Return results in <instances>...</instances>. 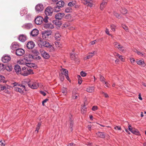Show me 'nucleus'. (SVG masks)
I'll list each match as a JSON object with an SVG mask.
<instances>
[{
    "label": "nucleus",
    "mask_w": 146,
    "mask_h": 146,
    "mask_svg": "<svg viewBox=\"0 0 146 146\" xmlns=\"http://www.w3.org/2000/svg\"><path fill=\"white\" fill-rule=\"evenodd\" d=\"M33 73V70L30 68L27 67H24L22 68L21 74L25 76Z\"/></svg>",
    "instance_id": "1"
},
{
    "label": "nucleus",
    "mask_w": 146,
    "mask_h": 146,
    "mask_svg": "<svg viewBox=\"0 0 146 146\" xmlns=\"http://www.w3.org/2000/svg\"><path fill=\"white\" fill-rule=\"evenodd\" d=\"M14 90L15 91L19 92L22 94H24L26 91L25 86L22 84H19V86L15 87L14 88Z\"/></svg>",
    "instance_id": "2"
},
{
    "label": "nucleus",
    "mask_w": 146,
    "mask_h": 146,
    "mask_svg": "<svg viewBox=\"0 0 146 146\" xmlns=\"http://www.w3.org/2000/svg\"><path fill=\"white\" fill-rule=\"evenodd\" d=\"M28 60L26 58H24L20 62V63L22 64H25L27 67L31 68L34 67L35 66V64H34L31 63L30 62H28Z\"/></svg>",
    "instance_id": "3"
},
{
    "label": "nucleus",
    "mask_w": 146,
    "mask_h": 146,
    "mask_svg": "<svg viewBox=\"0 0 146 146\" xmlns=\"http://www.w3.org/2000/svg\"><path fill=\"white\" fill-rule=\"evenodd\" d=\"M39 46L40 47H45L48 48H51L52 47V45H51L49 42L46 41H41L39 43Z\"/></svg>",
    "instance_id": "4"
},
{
    "label": "nucleus",
    "mask_w": 146,
    "mask_h": 146,
    "mask_svg": "<svg viewBox=\"0 0 146 146\" xmlns=\"http://www.w3.org/2000/svg\"><path fill=\"white\" fill-rule=\"evenodd\" d=\"M28 85L29 87L33 89H36L39 87V84L38 83L31 81L28 82Z\"/></svg>",
    "instance_id": "5"
},
{
    "label": "nucleus",
    "mask_w": 146,
    "mask_h": 146,
    "mask_svg": "<svg viewBox=\"0 0 146 146\" xmlns=\"http://www.w3.org/2000/svg\"><path fill=\"white\" fill-rule=\"evenodd\" d=\"M52 33V31L50 30L43 32L42 33V37L43 38L47 39L48 36L51 35Z\"/></svg>",
    "instance_id": "6"
},
{
    "label": "nucleus",
    "mask_w": 146,
    "mask_h": 146,
    "mask_svg": "<svg viewBox=\"0 0 146 146\" xmlns=\"http://www.w3.org/2000/svg\"><path fill=\"white\" fill-rule=\"evenodd\" d=\"M53 12V8L50 7H47L45 11V13L46 16H51Z\"/></svg>",
    "instance_id": "7"
},
{
    "label": "nucleus",
    "mask_w": 146,
    "mask_h": 146,
    "mask_svg": "<svg viewBox=\"0 0 146 146\" xmlns=\"http://www.w3.org/2000/svg\"><path fill=\"white\" fill-rule=\"evenodd\" d=\"M43 22V18L40 16L37 17L35 19V22L37 25H41Z\"/></svg>",
    "instance_id": "8"
},
{
    "label": "nucleus",
    "mask_w": 146,
    "mask_h": 146,
    "mask_svg": "<svg viewBox=\"0 0 146 146\" xmlns=\"http://www.w3.org/2000/svg\"><path fill=\"white\" fill-rule=\"evenodd\" d=\"M35 10L38 13L42 11L43 9V5L41 4H38L35 7Z\"/></svg>",
    "instance_id": "9"
},
{
    "label": "nucleus",
    "mask_w": 146,
    "mask_h": 146,
    "mask_svg": "<svg viewBox=\"0 0 146 146\" xmlns=\"http://www.w3.org/2000/svg\"><path fill=\"white\" fill-rule=\"evenodd\" d=\"M40 52L42 56L45 59H47L49 58V55L46 51L43 50L42 49H40Z\"/></svg>",
    "instance_id": "10"
},
{
    "label": "nucleus",
    "mask_w": 146,
    "mask_h": 146,
    "mask_svg": "<svg viewBox=\"0 0 146 146\" xmlns=\"http://www.w3.org/2000/svg\"><path fill=\"white\" fill-rule=\"evenodd\" d=\"M15 53L17 55L21 56L23 55L25 53V51L23 49L18 48L16 49Z\"/></svg>",
    "instance_id": "11"
},
{
    "label": "nucleus",
    "mask_w": 146,
    "mask_h": 146,
    "mask_svg": "<svg viewBox=\"0 0 146 146\" xmlns=\"http://www.w3.org/2000/svg\"><path fill=\"white\" fill-rule=\"evenodd\" d=\"M97 53L96 51H94L88 53L87 56L84 58V60H87L90 59L93 57L94 55H95Z\"/></svg>",
    "instance_id": "12"
},
{
    "label": "nucleus",
    "mask_w": 146,
    "mask_h": 146,
    "mask_svg": "<svg viewBox=\"0 0 146 146\" xmlns=\"http://www.w3.org/2000/svg\"><path fill=\"white\" fill-rule=\"evenodd\" d=\"M14 69L15 72L17 74H21V72L22 70L20 66L18 65H16L15 66Z\"/></svg>",
    "instance_id": "13"
},
{
    "label": "nucleus",
    "mask_w": 146,
    "mask_h": 146,
    "mask_svg": "<svg viewBox=\"0 0 146 146\" xmlns=\"http://www.w3.org/2000/svg\"><path fill=\"white\" fill-rule=\"evenodd\" d=\"M11 59L9 56L5 55L2 58V60L4 63H7L9 62Z\"/></svg>",
    "instance_id": "14"
},
{
    "label": "nucleus",
    "mask_w": 146,
    "mask_h": 146,
    "mask_svg": "<svg viewBox=\"0 0 146 146\" xmlns=\"http://www.w3.org/2000/svg\"><path fill=\"white\" fill-rule=\"evenodd\" d=\"M22 27L25 29H29L32 28L33 27V25L31 23H27L23 25Z\"/></svg>",
    "instance_id": "15"
},
{
    "label": "nucleus",
    "mask_w": 146,
    "mask_h": 146,
    "mask_svg": "<svg viewBox=\"0 0 146 146\" xmlns=\"http://www.w3.org/2000/svg\"><path fill=\"white\" fill-rule=\"evenodd\" d=\"M35 46V44L32 41L29 42L27 44V47L29 49H33L34 47Z\"/></svg>",
    "instance_id": "16"
},
{
    "label": "nucleus",
    "mask_w": 146,
    "mask_h": 146,
    "mask_svg": "<svg viewBox=\"0 0 146 146\" xmlns=\"http://www.w3.org/2000/svg\"><path fill=\"white\" fill-rule=\"evenodd\" d=\"M38 34V31L36 29H33L30 33L31 35L33 36H35Z\"/></svg>",
    "instance_id": "17"
},
{
    "label": "nucleus",
    "mask_w": 146,
    "mask_h": 146,
    "mask_svg": "<svg viewBox=\"0 0 146 146\" xmlns=\"http://www.w3.org/2000/svg\"><path fill=\"white\" fill-rule=\"evenodd\" d=\"M64 14L63 13H58L55 16V18L56 19L60 20L64 16Z\"/></svg>",
    "instance_id": "18"
},
{
    "label": "nucleus",
    "mask_w": 146,
    "mask_h": 146,
    "mask_svg": "<svg viewBox=\"0 0 146 146\" xmlns=\"http://www.w3.org/2000/svg\"><path fill=\"white\" fill-rule=\"evenodd\" d=\"M19 40L21 42H24L27 40L26 36L24 35H20L19 36Z\"/></svg>",
    "instance_id": "19"
},
{
    "label": "nucleus",
    "mask_w": 146,
    "mask_h": 146,
    "mask_svg": "<svg viewBox=\"0 0 146 146\" xmlns=\"http://www.w3.org/2000/svg\"><path fill=\"white\" fill-rule=\"evenodd\" d=\"M44 27L45 29H52L54 28V25L50 23H48L44 25Z\"/></svg>",
    "instance_id": "20"
},
{
    "label": "nucleus",
    "mask_w": 146,
    "mask_h": 146,
    "mask_svg": "<svg viewBox=\"0 0 146 146\" xmlns=\"http://www.w3.org/2000/svg\"><path fill=\"white\" fill-rule=\"evenodd\" d=\"M92 0H84V4L85 5H87L90 7H92L93 4L91 2Z\"/></svg>",
    "instance_id": "21"
},
{
    "label": "nucleus",
    "mask_w": 146,
    "mask_h": 146,
    "mask_svg": "<svg viewBox=\"0 0 146 146\" xmlns=\"http://www.w3.org/2000/svg\"><path fill=\"white\" fill-rule=\"evenodd\" d=\"M95 88L94 86H89L86 89V91L89 93L94 92V91Z\"/></svg>",
    "instance_id": "22"
},
{
    "label": "nucleus",
    "mask_w": 146,
    "mask_h": 146,
    "mask_svg": "<svg viewBox=\"0 0 146 146\" xmlns=\"http://www.w3.org/2000/svg\"><path fill=\"white\" fill-rule=\"evenodd\" d=\"M137 64L139 65H141L142 66L144 67L145 66L144 62L142 60H137L136 61Z\"/></svg>",
    "instance_id": "23"
},
{
    "label": "nucleus",
    "mask_w": 146,
    "mask_h": 146,
    "mask_svg": "<svg viewBox=\"0 0 146 146\" xmlns=\"http://www.w3.org/2000/svg\"><path fill=\"white\" fill-rule=\"evenodd\" d=\"M18 43L16 42H15L12 44L10 47L13 50L18 48Z\"/></svg>",
    "instance_id": "24"
},
{
    "label": "nucleus",
    "mask_w": 146,
    "mask_h": 146,
    "mask_svg": "<svg viewBox=\"0 0 146 146\" xmlns=\"http://www.w3.org/2000/svg\"><path fill=\"white\" fill-rule=\"evenodd\" d=\"M56 4L59 7H62L64 5V2L63 1H60L56 3Z\"/></svg>",
    "instance_id": "25"
},
{
    "label": "nucleus",
    "mask_w": 146,
    "mask_h": 146,
    "mask_svg": "<svg viewBox=\"0 0 146 146\" xmlns=\"http://www.w3.org/2000/svg\"><path fill=\"white\" fill-rule=\"evenodd\" d=\"M97 136L99 137L104 138L105 137V135L103 132H98L96 133Z\"/></svg>",
    "instance_id": "26"
},
{
    "label": "nucleus",
    "mask_w": 146,
    "mask_h": 146,
    "mask_svg": "<svg viewBox=\"0 0 146 146\" xmlns=\"http://www.w3.org/2000/svg\"><path fill=\"white\" fill-rule=\"evenodd\" d=\"M53 23L56 25H60L62 23L61 21L59 20H56L53 21Z\"/></svg>",
    "instance_id": "27"
},
{
    "label": "nucleus",
    "mask_w": 146,
    "mask_h": 146,
    "mask_svg": "<svg viewBox=\"0 0 146 146\" xmlns=\"http://www.w3.org/2000/svg\"><path fill=\"white\" fill-rule=\"evenodd\" d=\"M79 96L78 94L74 92H73L72 95V98L73 99H76L78 98Z\"/></svg>",
    "instance_id": "28"
},
{
    "label": "nucleus",
    "mask_w": 146,
    "mask_h": 146,
    "mask_svg": "<svg viewBox=\"0 0 146 146\" xmlns=\"http://www.w3.org/2000/svg\"><path fill=\"white\" fill-rule=\"evenodd\" d=\"M4 68L5 70H6L9 72L12 71V67L11 65L6 66L5 65Z\"/></svg>",
    "instance_id": "29"
},
{
    "label": "nucleus",
    "mask_w": 146,
    "mask_h": 146,
    "mask_svg": "<svg viewBox=\"0 0 146 146\" xmlns=\"http://www.w3.org/2000/svg\"><path fill=\"white\" fill-rule=\"evenodd\" d=\"M70 127L71 129V131H72L73 128V122L72 120V119L71 117H70Z\"/></svg>",
    "instance_id": "30"
},
{
    "label": "nucleus",
    "mask_w": 146,
    "mask_h": 146,
    "mask_svg": "<svg viewBox=\"0 0 146 146\" xmlns=\"http://www.w3.org/2000/svg\"><path fill=\"white\" fill-rule=\"evenodd\" d=\"M81 110L82 113L83 114H84L87 111V110L85 105H84L82 106Z\"/></svg>",
    "instance_id": "31"
},
{
    "label": "nucleus",
    "mask_w": 146,
    "mask_h": 146,
    "mask_svg": "<svg viewBox=\"0 0 146 146\" xmlns=\"http://www.w3.org/2000/svg\"><path fill=\"white\" fill-rule=\"evenodd\" d=\"M60 71L62 72L60 74H61L62 75L64 74L65 75L66 74L68 73V71L66 69L64 68H62Z\"/></svg>",
    "instance_id": "32"
},
{
    "label": "nucleus",
    "mask_w": 146,
    "mask_h": 146,
    "mask_svg": "<svg viewBox=\"0 0 146 146\" xmlns=\"http://www.w3.org/2000/svg\"><path fill=\"white\" fill-rule=\"evenodd\" d=\"M115 56L118 57L123 62L124 61V58L122 55H120L118 53H116Z\"/></svg>",
    "instance_id": "33"
},
{
    "label": "nucleus",
    "mask_w": 146,
    "mask_h": 146,
    "mask_svg": "<svg viewBox=\"0 0 146 146\" xmlns=\"http://www.w3.org/2000/svg\"><path fill=\"white\" fill-rule=\"evenodd\" d=\"M107 3L104 1H103L100 5V8L101 10H103L104 7V5H106Z\"/></svg>",
    "instance_id": "34"
},
{
    "label": "nucleus",
    "mask_w": 146,
    "mask_h": 146,
    "mask_svg": "<svg viewBox=\"0 0 146 146\" xmlns=\"http://www.w3.org/2000/svg\"><path fill=\"white\" fill-rule=\"evenodd\" d=\"M76 4V2L75 1H72L68 3V5L70 7L74 6Z\"/></svg>",
    "instance_id": "35"
},
{
    "label": "nucleus",
    "mask_w": 146,
    "mask_h": 146,
    "mask_svg": "<svg viewBox=\"0 0 146 146\" xmlns=\"http://www.w3.org/2000/svg\"><path fill=\"white\" fill-rule=\"evenodd\" d=\"M0 82L3 83H5L6 82L5 77L1 75H0Z\"/></svg>",
    "instance_id": "36"
},
{
    "label": "nucleus",
    "mask_w": 146,
    "mask_h": 146,
    "mask_svg": "<svg viewBox=\"0 0 146 146\" xmlns=\"http://www.w3.org/2000/svg\"><path fill=\"white\" fill-rule=\"evenodd\" d=\"M53 11L54 12H59L60 10V8L57 5L54 7L53 8Z\"/></svg>",
    "instance_id": "37"
},
{
    "label": "nucleus",
    "mask_w": 146,
    "mask_h": 146,
    "mask_svg": "<svg viewBox=\"0 0 146 146\" xmlns=\"http://www.w3.org/2000/svg\"><path fill=\"white\" fill-rule=\"evenodd\" d=\"M72 9L71 7H68L66 8L65 12L66 13H70L72 12Z\"/></svg>",
    "instance_id": "38"
},
{
    "label": "nucleus",
    "mask_w": 146,
    "mask_h": 146,
    "mask_svg": "<svg viewBox=\"0 0 146 146\" xmlns=\"http://www.w3.org/2000/svg\"><path fill=\"white\" fill-rule=\"evenodd\" d=\"M61 36V35L58 32H57L55 34V35H54V37L57 40L58 39H59V38H60V37Z\"/></svg>",
    "instance_id": "39"
},
{
    "label": "nucleus",
    "mask_w": 146,
    "mask_h": 146,
    "mask_svg": "<svg viewBox=\"0 0 146 146\" xmlns=\"http://www.w3.org/2000/svg\"><path fill=\"white\" fill-rule=\"evenodd\" d=\"M113 45L116 48L118 49L120 46H121L119 43L117 42H115L113 43Z\"/></svg>",
    "instance_id": "40"
},
{
    "label": "nucleus",
    "mask_w": 146,
    "mask_h": 146,
    "mask_svg": "<svg viewBox=\"0 0 146 146\" xmlns=\"http://www.w3.org/2000/svg\"><path fill=\"white\" fill-rule=\"evenodd\" d=\"M27 13V11L26 9H23L21 10L20 12V14L21 16H23L24 14Z\"/></svg>",
    "instance_id": "41"
},
{
    "label": "nucleus",
    "mask_w": 146,
    "mask_h": 146,
    "mask_svg": "<svg viewBox=\"0 0 146 146\" xmlns=\"http://www.w3.org/2000/svg\"><path fill=\"white\" fill-rule=\"evenodd\" d=\"M119 50L122 52L123 53H124L125 52V48L122 46H121L118 49Z\"/></svg>",
    "instance_id": "42"
},
{
    "label": "nucleus",
    "mask_w": 146,
    "mask_h": 146,
    "mask_svg": "<svg viewBox=\"0 0 146 146\" xmlns=\"http://www.w3.org/2000/svg\"><path fill=\"white\" fill-rule=\"evenodd\" d=\"M77 78L78 80V84H81L82 81V78L79 75L78 76Z\"/></svg>",
    "instance_id": "43"
},
{
    "label": "nucleus",
    "mask_w": 146,
    "mask_h": 146,
    "mask_svg": "<svg viewBox=\"0 0 146 146\" xmlns=\"http://www.w3.org/2000/svg\"><path fill=\"white\" fill-rule=\"evenodd\" d=\"M5 65L3 64L0 63V71H4L5 70Z\"/></svg>",
    "instance_id": "44"
},
{
    "label": "nucleus",
    "mask_w": 146,
    "mask_h": 146,
    "mask_svg": "<svg viewBox=\"0 0 146 146\" xmlns=\"http://www.w3.org/2000/svg\"><path fill=\"white\" fill-rule=\"evenodd\" d=\"M131 132L134 134L138 135L139 133V132L138 130L136 129H134Z\"/></svg>",
    "instance_id": "45"
},
{
    "label": "nucleus",
    "mask_w": 146,
    "mask_h": 146,
    "mask_svg": "<svg viewBox=\"0 0 146 146\" xmlns=\"http://www.w3.org/2000/svg\"><path fill=\"white\" fill-rule=\"evenodd\" d=\"M121 12L123 14H126L127 12V10L125 8H122L121 10H120Z\"/></svg>",
    "instance_id": "46"
},
{
    "label": "nucleus",
    "mask_w": 146,
    "mask_h": 146,
    "mask_svg": "<svg viewBox=\"0 0 146 146\" xmlns=\"http://www.w3.org/2000/svg\"><path fill=\"white\" fill-rule=\"evenodd\" d=\"M28 57L29 58H27V57H26L25 58H26V59H27V60H28V61H31L33 59V56L30 54H29L28 56Z\"/></svg>",
    "instance_id": "47"
},
{
    "label": "nucleus",
    "mask_w": 146,
    "mask_h": 146,
    "mask_svg": "<svg viewBox=\"0 0 146 146\" xmlns=\"http://www.w3.org/2000/svg\"><path fill=\"white\" fill-rule=\"evenodd\" d=\"M114 15L117 18L119 19L121 18V16L120 15H119V14L117 13L116 12H114L113 13Z\"/></svg>",
    "instance_id": "48"
},
{
    "label": "nucleus",
    "mask_w": 146,
    "mask_h": 146,
    "mask_svg": "<svg viewBox=\"0 0 146 146\" xmlns=\"http://www.w3.org/2000/svg\"><path fill=\"white\" fill-rule=\"evenodd\" d=\"M129 60L131 63L132 64H134L135 62V60L133 58H129Z\"/></svg>",
    "instance_id": "49"
},
{
    "label": "nucleus",
    "mask_w": 146,
    "mask_h": 146,
    "mask_svg": "<svg viewBox=\"0 0 146 146\" xmlns=\"http://www.w3.org/2000/svg\"><path fill=\"white\" fill-rule=\"evenodd\" d=\"M41 125V123H39L37 125V127L36 128V130L35 131H37V132H38V130L40 129V127Z\"/></svg>",
    "instance_id": "50"
},
{
    "label": "nucleus",
    "mask_w": 146,
    "mask_h": 146,
    "mask_svg": "<svg viewBox=\"0 0 146 146\" xmlns=\"http://www.w3.org/2000/svg\"><path fill=\"white\" fill-rule=\"evenodd\" d=\"M70 57L72 60H74L76 57V55L74 53H70Z\"/></svg>",
    "instance_id": "51"
},
{
    "label": "nucleus",
    "mask_w": 146,
    "mask_h": 146,
    "mask_svg": "<svg viewBox=\"0 0 146 146\" xmlns=\"http://www.w3.org/2000/svg\"><path fill=\"white\" fill-rule=\"evenodd\" d=\"M48 16H45L44 19L43 18V21L45 23H47L48 22Z\"/></svg>",
    "instance_id": "52"
},
{
    "label": "nucleus",
    "mask_w": 146,
    "mask_h": 146,
    "mask_svg": "<svg viewBox=\"0 0 146 146\" xmlns=\"http://www.w3.org/2000/svg\"><path fill=\"white\" fill-rule=\"evenodd\" d=\"M80 74L81 76L85 77L86 76L87 74L86 72L82 71L80 72Z\"/></svg>",
    "instance_id": "53"
},
{
    "label": "nucleus",
    "mask_w": 146,
    "mask_h": 146,
    "mask_svg": "<svg viewBox=\"0 0 146 146\" xmlns=\"http://www.w3.org/2000/svg\"><path fill=\"white\" fill-rule=\"evenodd\" d=\"M100 80L103 83H104V82H105V78L104 77L100 75Z\"/></svg>",
    "instance_id": "54"
},
{
    "label": "nucleus",
    "mask_w": 146,
    "mask_h": 146,
    "mask_svg": "<svg viewBox=\"0 0 146 146\" xmlns=\"http://www.w3.org/2000/svg\"><path fill=\"white\" fill-rule=\"evenodd\" d=\"M110 27L111 30L113 31H115V26L114 25H111Z\"/></svg>",
    "instance_id": "55"
},
{
    "label": "nucleus",
    "mask_w": 146,
    "mask_h": 146,
    "mask_svg": "<svg viewBox=\"0 0 146 146\" xmlns=\"http://www.w3.org/2000/svg\"><path fill=\"white\" fill-rule=\"evenodd\" d=\"M122 27L126 31H127L128 30V27L125 25H122Z\"/></svg>",
    "instance_id": "56"
},
{
    "label": "nucleus",
    "mask_w": 146,
    "mask_h": 146,
    "mask_svg": "<svg viewBox=\"0 0 146 146\" xmlns=\"http://www.w3.org/2000/svg\"><path fill=\"white\" fill-rule=\"evenodd\" d=\"M59 76H60V80L62 81H63L64 79V76L63 75L60 74H59Z\"/></svg>",
    "instance_id": "57"
},
{
    "label": "nucleus",
    "mask_w": 146,
    "mask_h": 146,
    "mask_svg": "<svg viewBox=\"0 0 146 146\" xmlns=\"http://www.w3.org/2000/svg\"><path fill=\"white\" fill-rule=\"evenodd\" d=\"M62 92L63 93H66L67 92V89L66 88H63L62 90Z\"/></svg>",
    "instance_id": "58"
},
{
    "label": "nucleus",
    "mask_w": 146,
    "mask_h": 146,
    "mask_svg": "<svg viewBox=\"0 0 146 146\" xmlns=\"http://www.w3.org/2000/svg\"><path fill=\"white\" fill-rule=\"evenodd\" d=\"M8 88H7L6 86H2L1 87L0 89L1 90H6Z\"/></svg>",
    "instance_id": "59"
},
{
    "label": "nucleus",
    "mask_w": 146,
    "mask_h": 146,
    "mask_svg": "<svg viewBox=\"0 0 146 146\" xmlns=\"http://www.w3.org/2000/svg\"><path fill=\"white\" fill-rule=\"evenodd\" d=\"M19 84H19L18 83H17L16 82L13 83L12 84L13 86L14 87L16 86H19Z\"/></svg>",
    "instance_id": "60"
},
{
    "label": "nucleus",
    "mask_w": 146,
    "mask_h": 146,
    "mask_svg": "<svg viewBox=\"0 0 146 146\" xmlns=\"http://www.w3.org/2000/svg\"><path fill=\"white\" fill-rule=\"evenodd\" d=\"M114 129H117L119 130H121V127L119 126H116L114 127Z\"/></svg>",
    "instance_id": "61"
},
{
    "label": "nucleus",
    "mask_w": 146,
    "mask_h": 146,
    "mask_svg": "<svg viewBox=\"0 0 146 146\" xmlns=\"http://www.w3.org/2000/svg\"><path fill=\"white\" fill-rule=\"evenodd\" d=\"M102 94H103L106 98H108L109 97L108 95L107 94L103 92H102Z\"/></svg>",
    "instance_id": "62"
},
{
    "label": "nucleus",
    "mask_w": 146,
    "mask_h": 146,
    "mask_svg": "<svg viewBox=\"0 0 146 146\" xmlns=\"http://www.w3.org/2000/svg\"><path fill=\"white\" fill-rule=\"evenodd\" d=\"M98 108L96 106H93L92 108V110L93 111H95Z\"/></svg>",
    "instance_id": "63"
},
{
    "label": "nucleus",
    "mask_w": 146,
    "mask_h": 146,
    "mask_svg": "<svg viewBox=\"0 0 146 146\" xmlns=\"http://www.w3.org/2000/svg\"><path fill=\"white\" fill-rule=\"evenodd\" d=\"M75 144L73 143H69L67 146H75Z\"/></svg>",
    "instance_id": "64"
}]
</instances>
